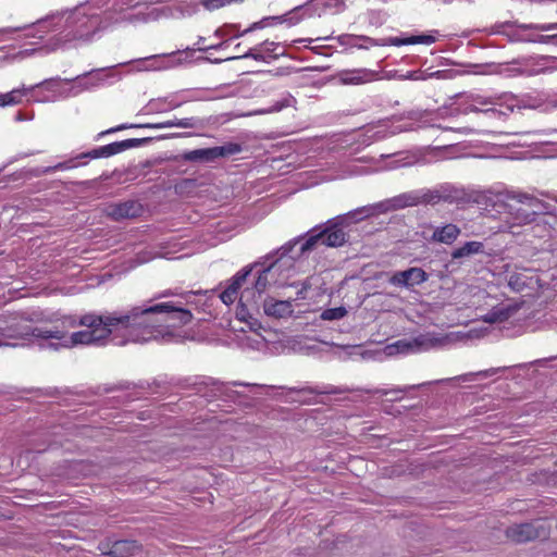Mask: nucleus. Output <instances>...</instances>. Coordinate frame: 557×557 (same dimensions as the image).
Instances as JSON below:
<instances>
[{"mask_svg":"<svg viewBox=\"0 0 557 557\" xmlns=\"http://www.w3.org/2000/svg\"><path fill=\"white\" fill-rule=\"evenodd\" d=\"M193 319L189 310L173 302H144L122 311L102 314L88 313L79 318L65 317L48 326H32L26 322H41L39 311L0 317V347H15L18 339L30 337L55 339L49 348H71L77 345H103L110 337L114 345L166 339L175 329Z\"/></svg>","mask_w":557,"mask_h":557,"instance_id":"nucleus-1","label":"nucleus"},{"mask_svg":"<svg viewBox=\"0 0 557 557\" xmlns=\"http://www.w3.org/2000/svg\"><path fill=\"white\" fill-rule=\"evenodd\" d=\"M146 7L144 0H88L53 12L33 24L0 32L16 33V38L30 40V47L23 46L13 58L24 59L35 53L45 55L90 44L111 27L156 18L154 11L144 13L141 9Z\"/></svg>","mask_w":557,"mask_h":557,"instance_id":"nucleus-2","label":"nucleus"},{"mask_svg":"<svg viewBox=\"0 0 557 557\" xmlns=\"http://www.w3.org/2000/svg\"><path fill=\"white\" fill-rule=\"evenodd\" d=\"M299 239H295L283 245L276 251L269 253L260 262L264 269L260 272L259 276L255 282V292L260 296L267 290L272 284H282L287 275H283V272L288 271L294 263V257L288 256L293 248L299 243Z\"/></svg>","mask_w":557,"mask_h":557,"instance_id":"nucleus-3","label":"nucleus"},{"mask_svg":"<svg viewBox=\"0 0 557 557\" xmlns=\"http://www.w3.org/2000/svg\"><path fill=\"white\" fill-rule=\"evenodd\" d=\"M60 78L46 79L29 87L22 86L9 92L0 94V107L16 106L27 97V101L50 102L59 97L58 86Z\"/></svg>","mask_w":557,"mask_h":557,"instance_id":"nucleus-4","label":"nucleus"},{"mask_svg":"<svg viewBox=\"0 0 557 557\" xmlns=\"http://www.w3.org/2000/svg\"><path fill=\"white\" fill-rule=\"evenodd\" d=\"M503 269L507 285L512 292L532 293L541 288V281L536 271L512 264H505Z\"/></svg>","mask_w":557,"mask_h":557,"instance_id":"nucleus-5","label":"nucleus"},{"mask_svg":"<svg viewBox=\"0 0 557 557\" xmlns=\"http://www.w3.org/2000/svg\"><path fill=\"white\" fill-rule=\"evenodd\" d=\"M448 343V338L440 336L435 333L420 334L417 337L407 341H398L394 347L398 352H418L425 351L433 348L444 347ZM387 349H393V346H388Z\"/></svg>","mask_w":557,"mask_h":557,"instance_id":"nucleus-6","label":"nucleus"},{"mask_svg":"<svg viewBox=\"0 0 557 557\" xmlns=\"http://www.w3.org/2000/svg\"><path fill=\"white\" fill-rule=\"evenodd\" d=\"M240 151V145L227 143L223 146L187 151L183 154V159L189 162H212L219 158L233 156Z\"/></svg>","mask_w":557,"mask_h":557,"instance_id":"nucleus-7","label":"nucleus"},{"mask_svg":"<svg viewBox=\"0 0 557 557\" xmlns=\"http://www.w3.org/2000/svg\"><path fill=\"white\" fill-rule=\"evenodd\" d=\"M346 242V234L342 228L330 227L317 234H310L309 237L301 243L300 253L305 255L308 251H311L319 244L327 246V247H338L342 246Z\"/></svg>","mask_w":557,"mask_h":557,"instance_id":"nucleus-8","label":"nucleus"},{"mask_svg":"<svg viewBox=\"0 0 557 557\" xmlns=\"http://www.w3.org/2000/svg\"><path fill=\"white\" fill-rule=\"evenodd\" d=\"M103 211L110 219L114 221H122L139 216L143 213L144 208L139 201L126 200L123 202L110 203Z\"/></svg>","mask_w":557,"mask_h":557,"instance_id":"nucleus-9","label":"nucleus"},{"mask_svg":"<svg viewBox=\"0 0 557 557\" xmlns=\"http://www.w3.org/2000/svg\"><path fill=\"white\" fill-rule=\"evenodd\" d=\"M546 535L547 532L543 522L522 523L515 525L507 531V536L519 543L535 539H544Z\"/></svg>","mask_w":557,"mask_h":557,"instance_id":"nucleus-10","label":"nucleus"},{"mask_svg":"<svg viewBox=\"0 0 557 557\" xmlns=\"http://www.w3.org/2000/svg\"><path fill=\"white\" fill-rule=\"evenodd\" d=\"M428 275L421 268H410L405 271L395 272L388 282L394 286L412 287L422 284Z\"/></svg>","mask_w":557,"mask_h":557,"instance_id":"nucleus-11","label":"nucleus"},{"mask_svg":"<svg viewBox=\"0 0 557 557\" xmlns=\"http://www.w3.org/2000/svg\"><path fill=\"white\" fill-rule=\"evenodd\" d=\"M136 145V139H126L122 141H115L97 149L91 150L88 153L83 154V157H88L92 159L97 158H108L120 152H123L126 149L133 148Z\"/></svg>","mask_w":557,"mask_h":557,"instance_id":"nucleus-12","label":"nucleus"},{"mask_svg":"<svg viewBox=\"0 0 557 557\" xmlns=\"http://www.w3.org/2000/svg\"><path fill=\"white\" fill-rule=\"evenodd\" d=\"M263 311L268 317L285 319L293 314L294 308L289 300H276L267 298L263 302Z\"/></svg>","mask_w":557,"mask_h":557,"instance_id":"nucleus-13","label":"nucleus"},{"mask_svg":"<svg viewBox=\"0 0 557 557\" xmlns=\"http://www.w3.org/2000/svg\"><path fill=\"white\" fill-rule=\"evenodd\" d=\"M251 269H245L238 272L232 280L231 284L221 293L220 298L225 305H232L238 298V290L246 281Z\"/></svg>","mask_w":557,"mask_h":557,"instance_id":"nucleus-14","label":"nucleus"},{"mask_svg":"<svg viewBox=\"0 0 557 557\" xmlns=\"http://www.w3.org/2000/svg\"><path fill=\"white\" fill-rule=\"evenodd\" d=\"M381 206L384 207V210H400L407 207L419 206V198L416 190H410L387 199Z\"/></svg>","mask_w":557,"mask_h":557,"instance_id":"nucleus-15","label":"nucleus"},{"mask_svg":"<svg viewBox=\"0 0 557 557\" xmlns=\"http://www.w3.org/2000/svg\"><path fill=\"white\" fill-rule=\"evenodd\" d=\"M471 99H472V103L470 104V110L473 112L474 111L495 112V111H497L496 106H499V107L503 106L502 97L490 98V97H484L481 95H475V96H472ZM498 112L505 113L500 109L498 110Z\"/></svg>","mask_w":557,"mask_h":557,"instance_id":"nucleus-16","label":"nucleus"},{"mask_svg":"<svg viewBox=\"0 0 557 557\" xmlns=\"http://www.w3.org/2000/svg\"><path fill=\"white\" fill-rule=\"evenodd\" d=\"M436 40L435 36L433 35H417V36H409L405 38L399 37H387L381 45L383 46H404V45H432Z\"/></svg>","mask_w":557,"mask_h":557,"instance_id":"nucleus-17","label":"nucleus"},{"mask_svg":"<svg viewBox=\"0 0 557 557\" xmlns=\"http://www.w3.org/2000/svg\"><path fill=\"white\" fill-rule=\"evenodd\" d=\"M460 228L455 224H446L441 227H436L433 232L432 239L437 243L450 245L459 236Z\"/></svg>","mask_w":557,"mask_h":557,"instance_id":"nucleus-18","label":"nucleus"},{"mask_svg":"<svg viewBox=\"0 0 557 557\" xmlns=\"http://www.w3.org/2000/svg\"><path fill=\"white\" fill-rule=\"evenodd\" d=\"M516 312V307L500 304L484 315V321L487 323H500L511 318Z\"/></svg>","mask_w":557,"mask_h":557,"instance_id":"nucleus-19","label":"nucleus"},{"mask_svg":"<svg viewBox=\"0 0 557 557\" xmlns=\"http://www.w3.org/2000/svg\"><path fill=\"white\" fill-rule=\"evenodd\" d=\"M137 549L138 545L135 541L120 540L112 544L107 554L113 557H127L133 555Z\"/></svg>","mask_w":557,"mask_h":557,"instance_id":"nucleus-20","label":"nucleus"},{"mask_svg":"<svg viewBox=\"0 0 557 557\" xmlns=\"http://www.w3.org/2000/svg\"><path fill=\"white\" fill-rule=\"evenodd\" d=\"M140 63H145L146 65L143 67H139L140 71H160V70H166L174 65V63L169 60L166 57H160V55H152L149 58H145L141 60H138Z\"/></svg>","mask_w":557,"mask_h":557,"instance_id":"nucleus-21","label":"nucleus"},{"mask_svg":"<svg viewBox=\"0 0 557 557\" xmlns=\"http://www.w3.org/2000/svg\"><path fill=\"white\" fill-rule=\"evenodd\" d=\"M484 251V245L481 242H467L461 247L455 249L451 252L453 259L468 258L473 255L482 253Z\"/></svg>","mask_w":557,"mask_h":557,"instance_id":"nucleus-22","label":"nucleus"},{"mask_svg":"<svg viewBox=\"0 0 557 557\" xmlns=\"http://www.w3.org/2000/svg\"><path fill=\"white\" fill-rule=\"evenodd\" d=\"M416 194L418 195L419 198V205H435L438 203L442 199L448 200L450 198L449 196H443L437 190L432 189H417Z\"/></svg>","mask_w":557,"mask_h":557,"instance_id":"nucleus-23","label":"nucleus"},{"mask_svg":"<svg viewBox=\"0 0 557 557\" xmlns=\"http://www.w3.org/2000/svg\"><path fill=\"white\" fill-rule=\"evenodd\" d=\"M129 127H146V128H152V129H162V128H171L173 127V124H171V121L168 120V121H164V122H160V123H147V124H141V125H129ZM125 128H128L127 125H119L116 127H113V128H110L106 132H102L100 135H104V134H110V133H114V132H117V131H121V129H125Z\"/></svg>","mask_w":557,"mask_h":557,"instance_id":"nucleus-24","label":"nucleus"},{"mask_svg":"<svg viewBox=\"0 0 557 557\" xmlns=\"http://www.w3.org/2000/svg\"><path fill=\"white\" fill-rule=\"evenodd\" d=\"M368 74L363 71L343 73L341 79L344 84L359 85L367 82Z\"/></svg>","mask_w":557,"mask_h":557,"instance_id":"nucleus-25","label":"nucleus"},{"mask_svg":"<svg viewBox=\"0 0 557 557\" xmlns=\"http://www.w3.org/2000/svg\"><path fill=\"white\" fill-rule=\"evenodd\" d=\"M347 314V309L343 306L336 308H329L321 312L320 318L324 321L341 320Z\"/></svg>","mask_w":557,"mask_h":557,"instance_id":"nucleus-26","label":"nucleus"},{"mask_svg":"<svg viewBox=\"0 0 557 557\" xmlns=\"http://www.w3.org/2000/svg\"><path fill=\"white\" fill-rule=\"evenodd\" d=\"M236 59H253V60H257V61H264L265 55L263 54L262 49L258 45V46H256L253 48L248 49L242 55L230 57L226 60H236Z\"/></svg>","mask_w":557,"mask_h":557,"instance_id":"nucleus-27","label":"nucleus"},{"mask_svg":"<svg viewBox=\"0 0 557 557\" xmlns=\"http://www.w3.org/2000/svg\"><path fill=\"white\" fill-rule=\"evenodd\" d=\"M310 7H314L317 9V12L315 14L320 15L322 12H324L327 8H332V7H335V8H338V9H343L344 7V1L343 0H326L322 3H314V1L310 4Z\"/></svg>","mask_w":557,"mask_h":557,"instance_id":"nucleus-28","label":"nucleus"},{"mask_svg":"<svg viewBox=\"0 0 557 557\" xmlns=\"http://www.w3.org/2000/svg\"><path fill=\"white\" fill-rule=\"evenodd\" d=\"M295 102L294 97L290 95H286L281 101H277L275 104H273L271 108L267 110H262V113H272V112H278L284 108L293 106Z\"/></svg>","mask_w":557,"mask_h":557,"instance_id":"nucleus-29","label":"nucleus"},{"mask_svg":"<svg viewBox=\"0 0 557 557\" xmlns=\"http://www.w3.org/2000/svg\"><path fill=\"white\" fill-rule=\"evenodd\" d=\"M527 206H529L532 209L533 213H543L547 212L549 210V205L541 201L540 199L535 198L531 195V199L527 202Z\"/></svg>","mask_w":557,"mask_h":557,"instance_id":"nucleus-30","label":"nucleus"},{"mask_svg":"<svg viewBox=\"0 0 557 557\" xmlns=\"http://www.w3.org/2000/svg\"><path fill=\"white\" fill-rule=\"evenodd\" d=\"M237 0H202L201 4L205 9L209 11L218 10L220 8H223L225 5H228L233 2H236Z\"/></svg>","mask_w":557,"mask_h":557,"instance_id":"nucleus-31","label":"nucleus"},{"mask_svg":"<svg viewBox=\"0 0 557 557\" xmlns=\"http://www.w3.org/2000/svg\"><path fill=\"white\" fill-rule=\"evenodd\" d=\"M170 121H171V124H173V127H181V128H193L198 123V120L196 117L175 119V120H170Z\"/></svg>","mask_w":557,"mask_h":557,"instance_id":"nucleus-32","label":"nucleus"},{"mask_svg":"<svg viewBox=\"0 0 557 557\" xmlns=\"http://www.w3.org/2000/svg\"><path fill=\"white\" fill-rule=\"evenodd\" d=\"M358 39H361L364 41V45H357V44H354V46L358 47V48H364V49H368L369 47H373V46H382L381 44L386 39H381V40H375L373 38H370V37H359Z\"/></svg>","mask_w":557,"mask_h":557,"instance_id":"nucleus-33","label":"nucleus"},{"mask_svg":"<svg viewBox=\"0 0 557 557\" xmlns=\"http://www.w3.org/2000/svg\"><path fill=\"white\" fill-rule=\"evenodd\" d=\"M256 292H250L249 289L244 290L239 296V304L242 306H248V302H250V295L252 298H255ZM252 304H256V300L251 299Z\"/></svg>","mask_w":557,"mask_h":557,"instance_id":"nucleus-34","label":"nucleus"},{"mask_svg":"<svg viewBox=\"0 0 557 557\" xmlns=\"http://www.w3.org/2000/svg\"><path fill=\"white\" fill-rule=\"evenodd\" d=\"M504 103L506 104V109L508 111H512L516 107L520 108V101L512 96H505Z\"/></svg>","mask_w":557,"mask_h":557,"instance_id":"nucleus-35","label":"nucleus"},{"mask_svg":"<svg viewBox=\"0 0 557 557\" xmlns=\"http://www.w3.org/2000/svg\"><path fill=\"white\" fill-rule=\"evenodd\" d=\"M259 46L262 49L263 54H265V53L269 54V53L275 52V50L277 48V44H275L273 41H268V40L263 41Z\"/></svg>","mask_w":557,"mask_h":557,"instance_id":"nucleus-36","label":"nucleus"},{"mask_svg":"<svg viewBox=\"0 0 557 557\" xmlns=\"http://www.w3.org/2000/svg\"><path fill=\"white\" fill-rule=\"evenodd\" d=\"M509 198L516 200L517 202L527 205L529 199H531V195L524 193H513L509 196Z\"/></svg>","mask_w":557,"mask_h":557,"instance_id":"nucleus-37","label":"nucleus"},{"mask_svg":"<svg viewBox=\"0 0 557 557\" xmlns=\"http://www.w3.org/2000/svg\"><path fill=\"white\" fill-rule=\"evenodd\" d=\"M147 107L150 112H161L160 110H158V108H164L166 107V104H164V99H158L151 100Z\"/></svg>","mask_w":557,"mask_h":557,"instance_id":"nucleus-38","label":"nucleus"},{"mask_svg":"<svg viewBox=\"0 0 557 557\" xmlns=\"http://www.w3.org/2000/svg\"><path fill=\"white\" fill-rule=\"evenodd\" d=\"M164 104H166V107L158 108V110H160V111H169V110L178 108L181 106V102H177V101H174V100L164 99Z\"/></svg>","mask_w":557,"mask_h":557,"instance_id":"nucleus-39","label":"nucleus"},{"mask_svg":"<svg viewBox=\"0 0 557 557\" xmlns=\"http://www.w3.org/2000/svg\"><path fill=\"white\" fill-rule=\"evenodd\" d=\"M73 166H75V165L74 164H70L67 162H61V163H58L54 166L47 168L46 172H51V171H55V170H66V169H71Z\"/></svg>","mask_w":557,"mask_h":557,"instance_id":"nucleus-40","label":"nucleus"},{"mask_svg":"<svg viewBox=\"0 0 557 557\" xmlns=\"http://www.w3.org/2000/svg\"><path fill=\"white\" fill-rule=\"evenodd\" d=\"M536 41L543 42V44L552 42V44H556L557 45V34L556 35H550V36H540Z\"/></svg>","mask_w":557,"mask_h":557,"instance_id":"nucleus-41","label":"nucleus"},{"mask_svg":"<svg viewBox=\"0 0 557 557\" xmlns=\"http://www.w3.org/2000/svg\"><path fill=\"white\" fill-rule=\"evenodd\" d=\"M235 25H226L224 27L218 28L214 33L216 37H223L228 34V29L235 28Z\"/></svg>","mask_w":557,"mask_h":557,"instance_id":"nucleus-42","label":"nucleus"},{"mask_svg":"<svg viewBox=\"0 0 557 557\" xmlns=\"http://www.w3.org/2000/svg\"><path fill=\"white\" fill-rule=\"evenodd\" d=\"M534 28L542 32L557 29V23L535 25Z\"/></svg>","mask_w":557,"mask_h":557,"instance_id":"nucleus-43","label":"nucleus"},{"mask_svg":"<svg viewBox=\"0 0 557 557\" xmlns=\"http://www.w3.org/2000/svg\"><path fill=\"white\" fill-rule=\"evenodd\" d=\"M518 72L520 74H525V75H536L541 72V70H537V69H529L527 65L520 70H518Z\"/></svg>","mask_w":557,"mask_h":557,"instance_id":"nucleus-44","label":"nucleus"},{"mask_svg":"<svg viewBox=\"0 0 557 557\" xmlns=\"http://www.w3.org/2000/svg\"><path fill=\"white\" fill-rule=\"evenodd\" d=\"M262 23H263V21H262V22H256V23H253L251 26H249L248 28H246L245 30H243V33L238 34L237 36H243V35H245V34H247V33H250V32H252V30H255V29H257V28L262 27V26H263V25H262Z\"/></svg>","mask_w":557,"mask_h":557,"instance_id":"nucleus-45","label":"nucleus"},{"mask_svg":"<svg viewBox=\"0 0 557 557\" xmlns=\"http://www.w3.org/2000/svg\"><path fill=\"white\" fill-rule=\"evenodd\" d=\"M262 23H263V21H262V22H256V23H253L251 26H249L248 28H246L245 30H243V33L238 34L237 36H243V35H245V34H247V33H250V32H252V30H255V29H257V28L262 27V26H263V25H262Z\"/></svg>","mask_w":557,"mask_h":557,"instance_id":"nucleus-46","label":"nucleus"},{"mask_svg":"<svg viewBox=\"0 0 557 557\" xmlns=\"http://www.w3.org/2000/svg\"><path fill=\"white\" fill-rule=\"evenodd\" d=\"M154 257L156 256L150 253V252L147 256L146 255L145 256H140L139 255L138 256V261H139V263H145V262H148V261L152 260Z\"/></svg>","mask_w":557,"mask_h":557,"instance_id":"nucleus-47","label":"nucleus"},{"mask_svg":"<svg viewBox=\"0 0 557 557\" xmlns=\"http://www.w3.org/2000/svg\"><path fill=\"white\" fill-rule=\"evenodd\" d=\"M548 109H557V96L552 98L548 103L546 104V108L545 110H548Z\"/></svg>","mask_w":557,"mask_h":557,"instance_id":"nucleus-48","label":"nucleus"},{"mask_svg":"<svg viewBox=\"0 0 557 557\" xmlns=\"http://www.w3.org/2000/svg\"><path fill=\"white\" fill-rule=\"evenodd\" d=\"M224 44L225 42H220V44L211 45V46H208V47H201V48H199V50L206 51V50H209V49H221L224 46Z\"/></svg>","mask_w":557,"mask_h":557,"instance_id":"nucleus-49","label":"nucleus"},{"mask_svg":"<svg viewBox=\"0 0 557 557\" xmlns=\"http://www.w3.org/2000/svg\"><path fill=\"white\" fill-rule=\"evenodd\" d=\"M523 107H524V108H527V107H528V108L536 109V108H539V107H540V104L537 103V101H536V100H529V101H525V102L523 103Z\"/></svg>","mask_w":557,"mask_h":557,"instance_id":"nucleus-50","label":"nucleus"},{"mask_svg":"<svg viewBox=\"0 0 557 557\" xmlns=\"http://www.w3.org/2000/svg\"><path fill=\"white\" fill-rule=\"evenodd\" d=\"M359 37H356V36H344L343 39H345V40H342V44L350 42L351 45H354L355 42H352V40H356Z\"/></svg>","mask_w":557,"mask_h":557,"instance_id":"nucleus-51","label":"nucleus"},{"mask_svg":"<svg viewBox=\"0 0 557 557\" xmlns=\"http://www.w3.org/2000/svg\"><path fill=\"white\" fill-rule=\"evenodd\" d=\"M359 37H356V36H344L343 39H345V40H342V44L350 42L351 45H354L355 42H352V40H356Z\"/></svg>","mask_w":557,"mask_h":557,"instance_id":"nucleus-52","label":"nucleus"},{"mask_svg":"<svg viewBox=\"0 0 557 557\" xmlns=\"http://www.w3.org/2000/svg\"><path fill=\"white\" fill-rule=\"evenodd\" d=\"M4 58H5L4 51L2 49H0V60L4 59Z\"/></svg>","mask_w":557,"mask_h":557,"instance_id":"nucleus-53","label":"nucleus"},{"mask_svg":"<svg viewBox=\"0 0 557 557\" xmlns=\"http://www.w3.org/2000/svg\"><path fill=\"white\" fill-rule=\"evenodd\" d=\"M239 47H240V44H237V45L235 46V49H236L237 51H240V48H239Z\"/></svg>","mask_w":557,"mask_h":557,"instance_id":"nucleus-54","label":"nucleus"},{"mask_svg":"<svg viewBox=\"0 0 557 557\" xmlns=\"http://www.w3.org/2000/svg\"><path fill=\"white\" fill-rule=\"evenodd\" d=\"M239 47H240V44H237V45L235 46V49H236L237 51H240V48H239Z\"/></svg>","mask_w":557,"mask_h":557,"instance_id":"nucleus-55","label":"nucleus"},{"mask_svg":"<svg viewBox=\"0 0 557 557\" xmlns=\"http://www.w3.org/2000/svg\"><path fill=\"white\" fill-rule=\"evenodd\" d=\"M491 372H492V373H494V372H495V370H491ZM488 373H490V371H485V372H483V374H484V375H487Z\"/></svg>","mask_w":557,"mask_h":557,"instance_id":"nucleus-56","label":"nucleus"},{"mask_svg":"<svg viewBox=\"0 0 557 557\" xmlns=\"http://www.w3.org/2000/svg\"><path fill=\"white\" fill-rule=\"evenodd\" d=\"M406 391V388H399L397 389V392H400V393H404Z\"/></svg>","mask_w":557,"mask_h":557,"instance_id":"nucleus-57","label":"nucleus"}]
</instances>
